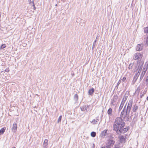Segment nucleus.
<instances>
[{
  "label": "nucleus",
  "instance_id": "obj_39",
  "mask_svg": "<svg viewBox=\"0 0 148 148\" xmlns=\"http://www.w3.org/2000/svg\"><path fill=\"white\" fill-rule=\"evenodd\" d=\"M142 75H141V76H140V79H142L143 78H142Z\"/></svg>",
  "mask_w": 148,
  "mask_h": 148
},
{
  "label": "nucleus",
  "instance_id": "obj_16",
  "mask_svg": "<svg viewBox=\"0 0 148 148\" xmlns=\"http://www.w3.org/2000/svg\"><path fill=\"white\" fill-rule=\"evenodd\" d=\"M124 102L123 101H121V104L119 106V109H118V111L119 112H120L122 109L123 106L124 104Z\"/></svg>",
  "mask_w": 148,
  "mask_h": 148
},
{
  "label": "nucleus",
  "instance_id": "obj_29",
  "mask_svg": "<svg viewBox=\"0 0 148 148\" xmlns=\"http://www.w3.org/2000/svg\"><path fill=\"white\" fill-rule=\"evenodd\" d=\"M126 79V78L125 77H124L122 79V81L123 82H125Z\"/></svg>",
  "mask_w": 148,
  "mask_h": 148
},
{
  "label": "nucleus",
  "instance_id": "obj_44",
  "mask_svg": "<svg viewBox=\"0 0 148 148\" xmlns=\"http://www.w3.org/2000/svg\"><path fill=\"white\" fill-rule=\"evenodd\" d=\"M146 99L147 101H148V96L147 97Z\"/></svg>",
  "mask_w": 148,
  "mask_h": 148
},
{
  "label": "nucleus",
  "instance_id": "obj_26",
  "mask_svg": "<svg viewBox=\"0 0 148 148\" xmlns=\"http://www.w3.org/2000/svg\"><path fill=\"white\" fill-rule=\"evenodd\" d=\"M6 47V45L5 44H2L0 47V49H3Z\"/></svg>",
  "mask_w": 148,
  "mask_h": 148
},
{
  "label": "nucleus",
  "instance_id": "obj_21",
  "mask_svg": "<svg viewBox=\"0 0 148 148\" xmlns=\"http://www.w3.org/2000/svg\"><path fill=\"white\" fill-rule=\"evenodd\" d=\"M121 78L119 80L117 84L116 85V86H115V89H117L118 88V86L121 83Z\"/></svg>",
  "mask_w": 148,
  "mask_h": 148
},
{
  "label": "nucleus",
  "instance_id": "obj_8",
  "mask_svg": "<svg viewBox=\"0 0 148 148\" xmlns=\"http://www.w3.org/2000/svg\"><path fill=\"white\" fill-rule=\"evenodd\" d=\"M119 142L121 143H125V138L122 135L119 137Z\"/></svg>",
  "mask_w": 148,
  "mask_h": 148
},
{
  "label": "nucleus",
  "instance_id": "obj_10",
  "mask_svg": "<svg viewBox=\"0 0 148 148\" xmlns=\"http://www.w3.org/2000/svg\"><path fill=\"white\" fill-rule=\"evenodd\" d=\"M143 44H138L137 45L136 47V49L137 51H140L141 50L143 49Z\"/></svg>",
  "mask_w": 148,
  "mask_h": 148
},
{
  "label": "nucleus",
  "instance_id": "obj_18",
  "mask_svg": "<svg viewBox=\"0 0 148 148\" xmlns=\"http://www.w3.org/2000/svg\"><path fill=\"white\" fill-rule=\"evenodd\" d=\"M112 110L111 108H109L107 111V113L109 116H112Z\"/></svg>",
  "mask_w": 148,
  "mask_h": 148
},
{
  "label": "nucleus",
  "instance_id": "obj_20",
  "mask_svg": "<svg viewBox=\"0 0 148 148\" xmlns=\"http://www.w3.org/2000/svg\"><path fill=\"white\" fill-rule=\"evenodd\" d=\"M128 95H125L124 96V97L123 99V100L122 101L124 102V103H125V101H126V100L127 99L128 97Z\"/></svg>",
  "mask_w": 148,
  "mask_h": 148
},
{
  "label": "nucleus",
  "instance_id": "obj_12",
  "mask_svg": "<svg viewBox=\"0 0 148 148\" xmlns=\"http://www.w3.org/2000/svg\"><path fill=\"white\" fill-rule=\"evenodd\" d=\"M138 107L136 104H135L133 106V108L132 109L133 113L135 112L138 110Z\"/></svg>",
  "mask_w": 148,
  "mask_h": 148
},
{
  "label": "nucleus",
  "instance_id": "obj_36",
  "mask_svg": "<svg viewBox=\"0 0 148 148\" xmlns=\"http://www.w3.org/2000/svg\"><path fill=\"white\" fill-rule=\"evenodd\" d=\"M29 1L30 3H34V0H29Z\"/></svg>",
  "mask_w": 148,
  "mask_h": 148
},
{
  "label": "nucleus",
  "instance_id": "obj_19",
  "mask_svg": "<svg viewBox=\"0 0 148 148\" xmlns=\"http://www.w3.org/2000/svg\"><path fill=\"white\" fill-rule=\"evenodd\" d=\"M5 128L3 127L0 130V135H2L3 134L4 132H5Z\"/></svg>",
  "mask_w": 148,
  "mask_h": 148
},
{
  "label": "nucleus",
  "instance_id": "obj_23",
  "mask_svg": "<svg viewBox=\"0 0 148 148\" xmlns=\"http://www.w3.org/2000/svg\"><path fill=\"white\" fill-rule=\"evenodd\" d=\"M91 123L92 124H97V121H96L95 119H93L92 121L91 122Z\"/></svg>",
  "mask_w": 148,
  "mask_h": 148
},
{
  "label": "nucleus",
  "instance_id": "obj_41",
  "mask_svg": "<svg viewBox=\"0 0 148 148\" xmlns=\"http://www.w3.org/2000/svg\"><path fill=\"white\" fill-rule=\"evenodd\" d=\"M137 114H136V113H135L134 114V116H136V117L137 116Z\"/></svg>",
  "mask_w": 148,
  "mask_h": 148
},
{
  "label": "nucleus",
  "instance_id": "obj_15",
  "mask_svg": "<svg viewBox=\"0 0 148 148\" xmlns=\"http://www.w3.org/2000/svg\"><path fill=\"white\" fill-rule=\"evenodd\" d=\"M74 100L75 101V103H77L78 100V96L77 94L75 95L74 96Z\"/></svg>",
  "mask_w": 148,
  "mask_h": 148
},
{
  "label": "nucleus",
  "instance_id": "obj_6",
  "mask_svg": "<svg viewBox=\"0 0 148 148\" xmlns=\"http://www.w3.org/2000/svg\"><path fill=\"white\" fill-rule=\"evenodd\" d=\"M17 129V124L14 123L11 128V130L12 132L15 133L16 132Z\"/></svg>",
  "mask_w": 148,
  "mask_h": 148
},
{
  "label": "nucleus",
  "instance_id": "obj_2",
  "mask_svg": "<svg viewBox=\"0 0 148 148\" xmlns=\"http://www.w3.org/2000/svg\"><path fill=\"white\" fill-rule=\"evenodd\" d=\"M118 99V96L116 95H114L112 99L111 100V106H114L116 104V102Z\"/></svg>",
  "mask_w": 148,
  "mask_h": 148
},
{
  "label": "nucleus",
  "instance_id": "obj_24",
  "mask_svg": "<svg viewBox=\"0 0 148 148\" xmlns=\"http://www.w3.org/2000/svg\"><path fill=\"white\" fill-rule=\"evenodd\" d=\"M97 38H96V40H95V41L93 42L92 47V50H93V49H94V48L95 45H96V41H97Z\"/></svg>",
  "mask_w": 148,
  "mask_h": 148
},
{
  "label": "nucleus",
  "instance_id": "obj_35",
  "mask_svg": "<svg viewBox=\"0 0 148 148\" xmlns=\"http://www.w3.org/2000/svg\"><path fill=\"white\" fill-rule=\"evenodd\" d=\"M96 120L97 121V123H98V122L99 121V116L97 117Z\"/></svg>",
  "mask_w": 148,
  "mask_h": 148
},
{
  "label": "nucleus",
  "instance_id": "obj_7",
  "mask_svg": "<svg viewBox=\"0 0 148 148\" xmlns=\"http://www.w3.org/2000/svg\"><path fill=\"white\" fill-rule=\"evenodd\" d=\"M142 55L139 53H136L133 56V59L134 60H137L140 59V58L142 57Z\"/></svg>",
  "mask_w": 148,
  "mask_h": 148
},
{
  "label": "nucleus",
  "instance_id": "obj_5",
  "mask_svg": "<svg viewBox=\"0 0 148 148\" xmlns=\"http://www.w3.org/2000/svg\"><path fill=\"white\" fill-rule=\"evenodd\" d=\"M107 130H104L102 131L100 135V136L103 138H104L106 136H107L108 135V134L107 132Z\"/></svg>",
  "mask_w": 148,
  "mask_h": 148
},
{
  "label": "nucleus",
  "instance_id": "obj_27",
  "mask_svg": "<svg viewBox=\"0 0 148 148\" xmlns=\"http://www.w3.org/2000/svg\"><path fill=\"white\" fill-rule=\"evenodd\" d=\"M143 63L141 64H139L138 67V69H140V70H142L143 66Z\"/></svg>",
  "mask_w": 148,
  "mask_h": 148
},
{
  "label": "nucleus",
  "instance_id": "obj_14",
  "mask_svg": "<svg viewBox=\"0 0 148 148\" xmlns=\"http://www.w3.org/2000/svg\"><path fill=\"white\" fill-rule=\"evenodd\" d=\"M95 91V89L94 88H92L89 89L88 91V95H92L93 94Z\"/></svg>",
  "mask_w": 148,
  "mask_h": 148
},
{
  "label": "nucleus",
  "instance_id": "obj_11",
  "mask_svg": "<svg viewBox=\"0 0 148 148\" xmlns=\"http://www.w3.org/2000/svg\"><path fill=\"white\" fill-rule=\"evenodd\" d=\"M139 76V75H138V73H136L135 74L134 77L132 81V82L133 83V84H134L135 82H136Z\"/></svg>",
  "mask_w": 148,
  "mask_h": 148
},
{
  "label": "nucleus",
  "instance_id": "obj_28",
  "mask_svg": "<svg viewBox=\"0 0 148 148\" xmlns=\"http://www.w3.org/2000/svg\"><path fill=\"white\" fill-rule=\"evenodd\" d=\"M62 118V116L61 115H60L59 116L58 119V123H59V122H60L61 120V119Z\"/></svg>",
  "mask_w": 148,
  "mask_h": 148
},
{
  "label": "nucleus",
  "instance_id": "obj_47",
  "mask_svg": "<svg viewBox=\"0 0 148 148\" xmlns=\"http://www.w3.org/2000/svg\"><path fill=\"white\" fill-rule=\"evenodd\" d=\"M57 4H56V6H57Z\"/></svg>",
  "mask_w": 148,
  "mask_h": 148
},
{
  "label": "nucleus",
  "instance_id": "obj_9",
  "mask_svg": "<svg viewBox=\"0 0 148 148\" xmlns=\"http://www.w3.org/2000/svg\"><path fill=\"white\" fill-rule=\"evenodd\" d=\"M148 63L146 62L145 63V65H144L143 69V71L142 72V74L144 72V74H145V73L148 68Z\"/></svg>",
  "mask_w": 148,
  "mask_h": 148
},
{
  "label": "nucleus",
  "instance_id": "obj_46",
  "mask_svg": "<svg viewBox=\"0 0 148 148\" xmlns=\"http://www.w3.org/2000/svg\"><path fill=\"white\" fill-rule=\"evenodd\" d=\"M137 90H136V92H137Z\"/></svg>",
  "mask_w": 148,
  "mask_h": 148
},
{
  "label": "nucleus",
  "instance_id": "obj_37",
  "mask_svg": "<svg viewBox=\"0 0 148 148\" xmlns=\"http://www.w3.org/2000/svg\"><path fill=\"white\" fill-rule=\"evenodd\" d=\"M95 145L94 143H93L92 145V147H91V148H95Z\"/></svg>",
  "mask_w": 148,
  "mask_h": 148
},
{
  "label": "nucleus",
  "instance_id": "obj_22",
  "mask_svg": "<svg viewBox=\"0 0 148 148\" xmlns=\"http://www.w3.org/2000/svg\"><path fill=\"white\" fill-rule=\"evenodd\" d=\"M90 135L92 137H95L96 135V133L94 132H92L91 133Z\"/></svg>",
  "mask_w": 148,
  "mask_h": 148
},
{
  "label": "nucleus",
  "instance_id": "obj_43",
  "mask_svg": "<svg viewBox=\"0 0 148 148\" xmlns=\"http://www.w3.org/2000/svg\"><path fill=\"white\" fill-rule=\"evenodd\" d=\"M136 117V116H134L133 118V119H135Z\"/></svg>",
  "mask_w": 148,
  "mask_h": 148
},
{
  "label": "nucleus",
  "instance_id": "obj_42",
  "mask_svg": "<svg viewBox=\"0 0 148 148\" xmlns=\"http://www.w3.org/2000/svg\"><path fill=\"white\" fill-rule=\"evenodd\" d=\"M71 74L72 76H73L74 75V73H71Z\"/></svg>",
  "mask_w": 148,
  "mask_h": 148
},
{
  "label": "nucleus",
  "instance_id": "obj_17",
  "mask_svg": "<svg viewBox=\"0 0 148 148\" xmlns=\"http://www.w3.org/2000/svg\"><path fill=\"white\" fill-rule=\"evenodd\" d=\"M120 144H118L117 145H115L114 147V148H120ZM101 148H109L108 146L106 145V146H104L102 147Z\"/></svg>",
  "mask_w": 148,
  "mask_h": 148
},
{
  "label": "nucleus",
  "instance_id": "obj_34",
  "mask_svg": "<svg viewBox=\"0 0 148 148\" xmlns=\"http://www.w3.org/2000/svg\"><path fill=\"white\" fill-rule=\"evenodd\" d=\"M137 70H138V72L137 73H138V75H139L140 74V72H141V69L140 70V69H138Z\"/></svg>",
  "mask_w": 148,
  "mask_h": 148
},
{
  "label": "nucleus",
  "instance_id": "obj_1",
  "mask_svg": "<svg viewBox=\"0 0 148 148\" xmlns=\"http://www.w3.org/2000/svg\"><path fill=\"white\" fill-rule=\"evenodd\" d=\"M132 100H130L126 107L127 103L124 106L121 112L120 116L116 117L113 124V130L117 134H121L127 132L129 129V126L125 127V121H131L132 117L129 115L133 104Z\"/></svg>",
  "mask_w": 148,
  "mask_h": 148
},
{
  "label": "nucleus",
  "instance_id": "obj_33",
  "mask_svg": "<svg viewBox=\"0 0 148 148\" xmlns=\"http://www.w3.org/2000/svg\"><path fill=\"white\" fill-rule=\"evenodd\" d=\"M146 85L148 86V76L147 77V78L146 79Z\"/></svg>",
  "mask_w": 148,
  "mask_h": 148
},
{
  "label": "nucleus",
  "instance_id": "obj_38",
  "mask_svg": "<svg viewBox=\"0 0 148 148\" xmlns=\"http://www.w3.org/2000/svg\"><path fill=\"white\" fill-rule=\"evenodd\" d=\"M145 94V93H143V94H142V95H140V97L141 98H142V97L144 95V94Z\"/></svg>",
  "mask_w": 148,
  "mask_h": 148
},
{
  "label": "nucleus",
  "instance_id": "obj_31",
  "mask_svg": "<svg viewBox=\"0 0 148 148\" xmlns=\"http://www.w3.org/2000/svg\"><path fill=\"white\" fill-rule=\"evenodd\" d=\"M32 6L33 7V9L34 10H35L36 9V8L35 7V5L34 4V3H33V5H32Z\"/></svg>",
  "mask_w": 148,
  "mask_h": 148
},
{
  "label": "nucleus",
  "instance_id": "obj_25",
  "mask_svg": "<svg viewBox=\"0 0 148 148\" xmlns=\"http://www.w3.org/2000/svg\"><path fill=\"white\" fill-rule=\"evenodd\" d=\"M133 65V64L130 63V64L129 67L128 69L130 70H131L132 69V66Z\"/></svg>",
  "mask_w": 148,
  "mask_h": 148
},
{
  "label": "nucleus",
  "instance_id": "obj_30",
  "mask_svg": "<svg viewBox=\"0 0 148 148\" xmlns=\"http://www.w3.org/2000/svg\"><path fill=\"white\" fill-rule=\"evenodd\" d=\"M10 71V70H9V69L8 68H6L5 70V71L7 72H8Z\"/></svg>",
  "mask_w": 148,
  "mask_h": 148
},
{
  "label": "nucleus",
  "instance_id": "obj_13",
  "mask_svg": "<svg viewBox=\"0 0 148 148\" xmlns=\"http://www.w3.org/2000/svg\"><path fill=\"white\" fill-rule=\"evenodd\" d=\"M48 140L47 139H45L43 144V146L44 148H47L48 145Z\"/></svg>",
  "mask_w": 148,
  "mask_h": 148
},
{
  "label": "nucleus",
  "instance_id": "obj_4",
  "mask_svg": "<svg viewBox=\"0 0 148 148\" xmlns=\"http://www.w3.org/2000/svg\"><path fill=\"white\" fill-rule=\"evenodd\" d=\"M90 106V105H84L80 107L81 110L82 111H86V112H87L89 110L88 108H89Z\"/></svg>",
  "mask_w": 148,
  "mask_h": 148
},
{
  "label": "nucleus",
  "instance_id": "obj_32",
  "mask_svg": "<svg viewBox=\"0 0 148 148\" xmlns=\"http://www.w3.org/2000/svg\"><path fill=\"white\" fill-rule=\"evenodd\" d=\"M147 38L146 40V43L147 45H148V36H147Z\"/></svg>",
  "mask_w": 148,
  "mask_h": 148
},
{
  "label": "nucleus",
  "instance_id": "obj_3",
  "mask_svg": "<svg viewBox=\"0 0 148 148\" xmlns=\"http://www.w3.org/2000/svg\"><path fill=\"white\" fill-rule=\"evenodd\" d=\"M115 141L112 139H110L108 140V143L107 144V146L109 148H111L112 147L115 143Z\"/></svg>",
  "mask_w": 148,
  "mask_h": 148
},
{
  "label": "nucleus",
  "instance_id": "obj_40",
  "mask_svg": "<svg viewBox=\"0 0 148 148\" xmlns=\"http://www.w3.org/2000/svg\"><path fill=\"white\" fill-rule=\"evenodd\" d=\"M141 75H142V76H142V78H143V76H144V75H145V74H144V72H143V74H142H142H141Z\"/></svg>",
  "mask_w": 148,
  "mask_h": 148
},
{
  "label": "nucleus",
  "instance_id": "obj_45",
  "mask_svg": "<svg viewBox=\"0 0 148 148\" xmlns=\"http://www.w3.org/2000/svg\"><path fill=\"white\" fill-rule=\"evenodd\" d=\"M101 120L100 122H99V124L101 122Z\"/></svg>",
  "mask_w": 148,
  "mask_h": 148
}]
</instances>
